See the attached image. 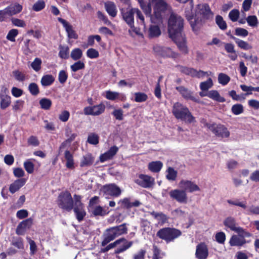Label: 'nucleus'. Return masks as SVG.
Wrapping results in <instances>:
<instances>
[{
    "label": "nucleus",
    "mask_w": 259,
    "mask_h": 259,
    "mask_svg": "<svg viewBox=\"0 0 259 259\" xmlns=\"http://www.w3.org/2000/svg\"><path fill=\"white\" fill-rule=\"evenodd\" d=\"M184 20L176 14H171L168 24V31L169 37L177 44L179 50L185 54L188 52L186 45V39L183 33Z\"/></svg>",
    "instance_id": "f257e3e1"
},
{
    "label": "nucleus",
    "mask_w": 259,
    "mask_h": 259,
    "mask_svg": "<svg viewBox=\"0 0 259 259\" xmlns=\"http://www.w3.org/2000/svg\"><path fill=\"white\" fill-rule=\"evenodd\" d=\"M172 113L177 119H181L187 123H191L195 121V117L189 109L179 102L174 104Z\"/></svg>",
    "instance_id": "f03ea898"
},
{
    "label": "nucleus",
    "mask_w": 259,
    "mask_h": 259,
    "mask_svg": "<svg viewBox=\"0 0 259 259\" xmlns=\"http://www.w3.org/2000/svg\"><path fill=\"white\" fill-rule=\"evenodd\" d=\"M127 231V228L125 223L106 229L103 234L104 239L101 243L102 246H105L109 242L119 236L126 234Z\"/></svg>",
    "instance_id": "7ed1b4c3"
},
{
    "label": "nucleus",
    "mask_w": 259,
    "mask_h": 259,
    "mask_svg": "<svg viewBox=\"0 0 259 259\" xmlns=\"http://www.w3.org/2000/svg\"><path fill=\"white\" fill-rule=\"evenodd\" d=\"M73 201L69 192L66 191L61 192L58 197L57 204L59 207L66 211H71L73 207Z\"/></svg>",
    "instance_id": "20e7f679"
},
{
    "label": "nucleus",
    "mask_w": 259,
    "mask_h": 259,
    "mask_svg": "<svg viewBox=\"0 0 259 259\" xmlns=\"http://www.w3.org/2000/svg\"><path fill=\"white\" fill-rule=\"evenodd\" d=\"M180 230L173 228H164L160 229L156 234L157 236L166 242H169L181 236Z\"/></svg>",
    "instance_id": "39448f33"
},
{
    "label": "nucleus",
    "mask_w": 259,
    "mask_h": 259,
    "mask_svg": "<svg viewBox=\"0 0 259 259\" xmlns=\"http://www.w3.org/2000/svg\"><path fill=\"white\" fill-rule=\"evenodd\" d=\"M224 225L230 229L231 230L235 232L240 235L244 236H252V234L247 232L243 228L236 226V220L234 218L228 217L224 221Z\"/></svg>",
    "instance_id": "423d86ee"
},
{
    "label": "nucleus",
    "mask_w": 259,
    "mask_h": 259,
    "mask_svg": "<svg viewBox=\"0 0 259 259\" xmlns=\"http://www.w3.org/2000/svg\"><path fill=\"white\" fill-rule=\"evenodd\" d=\"M74 202L73 205V210L76 215L77 220L80 222L83 220L86 214L83 205L81 202V196L76 194L73 196Z\"/></svg>",
    "instance_id": "0eeeda50"
},
{
    "label": "nucleus",
    "mask_w": 259,
    "mask_h": 259,
    "mask_svg": "<svg viewBox=\"0 0 259 259\" xmlns=\"http://www.w3.org/2000/svg\"><path fill=\"white\" fill-rule=\"evenodd\" d=\"M152 2L155 3V6L156 5V2L153 1L151 0ZM139 2L140 4V6L141 9L143 10L144 12L145 13V15L147 16H148L150 18V20L152 23H156L157 21H159L161 19V13L164 12L166 10H167L169 8V6L168 5V7L166 9L161 11L160 12V16L159 17H156L155 12L154 11V15H151V7L150 3H148L147 5H146L144 2H143V0H139ZM155 7H154V8Z\"/></svg>",
    "instance_id": "6e6552de"
},
{
    "label": "nucleus",
    "mask_w": 259,
    "mask_h": 259,
    "mask_svg": "<svg viewBox=\"0 0 259 259\" xmlns=\"http://www.w3.org/2000/svg\"><path fill=\"white\" fill-rule=\"evenodd\" d=\"M154 53L158 56L163 57H171L176 58L179 56V54L173 52L171 49L167 47H163L158 45H156L153 47Z\"/></svg>",
    "instance_id": "1a4fd4ad"
},
{
    "label": "nucleus",
    "mask_w": 259,
    "mask_h": 259,
    "mask_svg": "<svg viewBox=\"0 0 259 259\" xmlns=\"http://www.w3.org/2000/svg\"><path fill=\"white\" fill-rule=\"evenodd\" d=\"M135 182L141 187L145 188L152 187L154 184V179L151 176L140 174Z\"/></svg>",
    "instance_id": "9d476101"
},
{
    "label": "nucleus",
    "mask_w": 259,
    "mask_h": 259,
    "mask_svg": "<svg viewBox=\"0 0 259 259\" xmlns=\"http://www.w3.org/2000/svg\"><path fill=\"white\" fill-rule=\"evenodd\" d=\"M179 187L185 192L192 193L195 191H199L200 188L194 182L186 180H182L179 184Z\"/></svg>",
    "instance_id": "9b49d317"
},
{
    "label": "nucleus",
    "mask_w": 259,
    "mask_h": 259,
    "mask_svg": "<svg viewBox=\"0 0 259 259\" xmlns=\"http://www.w3.org/2000/svg\"><path fill=\"white\" fill-rule=\"evenodd\" d=\"M210 131L218 137L224 138L230 136V132L227 128L221 124L213 123V126Z\"/></svg>",
    "instance_id": "f8f14e48"
},
{
    "label": "nucleus",
    "mask_w": 259,
    "mask_h": 259,
    "mask_svg": "<svg viewBox=\"0 0 259 259\" xmlns=\"http://www.w3.org/2000/svg\"><path fill=\"white\" fill-rule=\"evenodd\" d=\"M135 8L127 9L125 11H122V16L123 19L125 21L126 24L132 28L133 29L136 33L137 32L134 28V18Z\"/></svg>",
    "instance_id": "ddd939ff"
},
{
    "label": "nucleus",
    "mask_w": 259,
    "mask_h": 259,
    "mask_svg": "<svg viewBox=\"0 0 259 259\" xmlns=\"http://www.w3.org/2000/svg\"><path fill=\"white\" fill-rule=\"evenodd\" d=\"M102 191L105 194L113 197H118L121 193L120 188L115 184L104 186L102 188Z\"/></svg>",
    "instance_id": "4468645a"
},
{
    "label": "nucleus",
    "mask_w": 259,
    "mask_h": 259,
    "mask_svg": "<svg viewBox=\"0 0 259 259\" xmlns=\"http://www.w3.org/2000/svg\"><path fill=\"white\" fill-rule=\"evenodd\" d=\"M171 198L177 200L182 203H186L187 202V194L183 190L175 189L169 192Z\"/></svg>",
    "instance_id": "2eb2a0df"
},
{
    "label": "nucleus",
    "mask_w": 259,
    "mask_h": 259,
    "mask_svg": "<svg viewBox=\"0 0 259 259\" xmlns=\"http://www.w3.org/2000/svg\"><path fill=\"white\" fill-rule=\"evenodd\" d=\"M105 109V105L100 104L98 105L92 107L89 106L84 108V113L85 115H92L94 116L99 115L104 112Z\"/></svg>",
    "instance_id": "dca6fc26"
},
{
    "label": "nucleus",
    "mask_w": 259,
    "mask_h": 259,
    "mask_svg": "<svg viewBox=\"0 0 259 259\" xmlns=\"http://www.w3.org/2000/svg\"><path fill=\"white\" fill-rule=\"evenodd\" d=\"M195 256L197 259H206L208 256V249L204 243H200L196 246Z\"/></svg>",
    "instance_id": "f3484780"
},
{
    "label": "nucleus",
    "mask_w": 259,
    "mask_h": 259,
    "mask_svg": "<svg viewBox=\"0 0 259 259\" xmlns=\"http://www.w3.org/2000/svg\"><path fill=\"white\" fill-rule=\"evenodd\" d=\"M197 15H200L202 18L208 19L212 17L213 13L207 4L199 5L198 6Z\"/></svg>",
    "instance_id": "a211bd4d"
},
{
    "label": "nucleus",
    "mask_w": 259,
    "mask_h": 259,
    "mask_svg": "<svg viewBox=\"0 0 259 259\" xmlns=\"http://www.w3.org/2000/svg\"><path fill=\"white\" fill-rule=\"evenodd\" d=\"M176 89L186 100H190L197 103L199 102V99L193 96V93L187 88L183 86H180L176 87Z\"/></svg>",
    "instance_id": "6ab92c4d"
},
{
    "label": "nucleus",
    "mask_w": 259,
    "mask_h": 259,
    "mask_svg": "<svg viewBox=\"0 0 259 259\" xmlns=\"http://www.w3.org/2000/svg\"><path fill=\"white\" fill-rule=\"evenodd\" d=\"M250 236H244L240 235H233L231 237L229 244L231 246H242L247 243L245 238Z\"/></svg>",
    "instance_id": "aec40b11"
},
{
    "label": "nucleus",
    "mask_w": 259,
    "mask_h": 259,
    "mask_svg": "<svg viewBox=\"0 0 259 259\" xmlns=\"http://www.w3.org/2000/svg\"><path fill=\"white\" fill-rule=\"evenodd\" d=\"M33 223V219H27L21 222L17 227L16 233L17 234L22 235L24 234L26 229H29Z\"/></svg>",
    "instance_id": "412c9836"
},
{
    "label": "nucleus",
    "mask_w": 259,
    "mask_h": 259,
    "mask_svg": "<svg viewBox=\"0 0 259 259\" xmlns=\"http://www.w3.org/2000/svg\"><path fill=\"white\" fill-rule=\"evenodd\" d=\"M58 20L61 24H62L64 27L65 28L68 34V36L69 38H77V35L75 33V31L73 30L72 26L68 22L61 18H58Z\"/></svg>",
    "instance_id": "4be33fe9"
},
{
    "label": "nucleus",
    "mask_w": 259,
    "mask_h": 259,
    "mask_svg": "<svg viewBox=\"0 0 259 259\" xmlns=\"http://www.w3.org/2000/svg\"><path fill=\"white\" fill-rule=\"evenodd\" d=\"M26 181V180L24 178H21L15 180L13 183L10 184L9 191L12 194L15 193L25 185Z\"/></svg>",
    "instance_id": "5701e85b"
},
{
    "label": "nucleus",
    "mask_w": 259,
    "mask_h": 259,
    "mask_svg": "<svg viewBox=\"0 0 259 259\" xmlns=\"http://www.w3.org/2000/svg\"><path fill=\"white\" fill-rule=\"evenodd\" d=\"M105 9L111 17L114 18L117 14V10L114 3L111 1H108L104 3Z\"/></svg>",
    "instance_id": "b1692460"
},
{
    "label": "nucleus",
    "mask_w": 259,
    "mask_h": 259,
    "mask_svg": "<svg viewBox=\"0 0 259 259\" xmlns=\"http://www.w3.org/2000/svg\"><path fill=\"white\" fill-rule=\"evenodd\" d=\"M156 2V5L154 8L155 14L157 17L160 16V12L166 9L168 7V4L165 0H152Z\"/></svg>",
    "instance_id": "393cba45"
},
{
    "label": "nucleus",
    "mask_w": 259,
    "mask_h": 259,
    "mask_svg": "<svg viewBox=\"0 0 259 259\" xmlns=\"http://www.w3.org/2000/svg\"><path fill=\"white\" fill-rule=\"evenodd\" d=\"M7 89H5L3 93L0 94L1 98V108L2 109H5L9 107L11 104V97L7 95Z\"/></svg>",
    "instance_id": "a878e982"
},
{
    "label": "nucleus",
    "mask_w": 259,
    "mask_h": 259,
    "mask_svg": "<svg viewBox=\"0 0 259 259\" xmlns=\"http://www.w3.org/2000/svg\"><path fill=\"white\" fill-rule=\"evenodd\" d=\"M118 150V148L117 146H114L111 147L108 151L100 156V159L101 161L104 162L111 159L116 154Z\"/></svg>",
    "instance_id": "bb28decb"
},
{
    "label": "nucleus",
    "mask_w": 259,
    "mask_h": 259,
    "mask_svg": "<svg viewBox=\"0 0 259 259\" xmlns=\"http://www.w3.org/2000/svg\"><path fill=\"white\" fill-rule=\"evenodd\" d=\"M197 16V15H196V16L194 17L193 16L189 15L188 14L186 15L193 31H197L201 25V19L199 20L198 16L196 18Z\"/></svg>",
    "instance_id": "cd10ccee"
},
{
    "label": "nucleus",
    "mask_w": 259,
    "mask_h": 259,
    "mask_svg": "<svg viewBox=\"0 0 259 259\" xmlns=\"http://www.w3.org/2000/svg\"><path fill=\"white\" fill-rule=\"evenodd\" d=\"M224 47L226 52L230 54V55H229V57L230 59L233 61L236 60L238 55L235 50L234 46L232 44L226 43L225 44Z\"/></svg>",
    "instance_id": "c85d7f7f"
},
{
    "label": "nucleus",
    "mask_w": 259,
    "mask_h": 259,
    "mask_svg": "<svg viewBox=\"0 0 259 259\" xmlns=\"http://www.w3.org/2000/svg\"><path fill=\"white\" fill-rule=\"evenodd\" d=\"M64 158L66 161V166L69 169L74 168V162L72 154L68 150H66L64 153Z\"/></svg>",
    "instance_id": "c756f323"
},
{
    "label": "nucleus",
    "mask_w": 259,
    "mask_h": 259,
    "mask_svg": "<svg viewBox=\"0 0 259 259\" xmlns=\"http://www.w3.org/2000/svg\"><path fill=\"white\" fill-rule=\"evenodd\" d=\"M150 214L158 221L159 224L163 225L167 222V217L162 212H157L153 211L150 212Z\"/></svg>",
    "instance_id": "7c9ffc66"
},
{
    "label": "nucleus",
    "mask_w": 259,
    "mask_h": 259,
    "mask_svg": "<svg viewBox=\"0 0 259 259\" xmlns=\"http://www.w3.org/2000/svg\"><path fill=\"white\" fill-rule=\"evenodd\" d=\"M5 10L7 15L12 16L20 13L22 10V7L18 4H16L13 6L7 8Z\"/></svg>",
    "instance_id": "2f4dec72"
},
{
    "label": "nucleus",
    "mask_w": 259,
    "mask_h": 259,
    "mask_svg": "<svg viewBox=\"0 0 259 259\" xmlns=\"http://www.w3.org/2000/svg\"><path fill=\"white\" fill-rule=\"evenodd\" d=\"M207 97L219 102H224L225 101V98L221 97L219 92L216 90H211L207 92Z\"/></svg>",
    "instance_id": "473e14b6"
},
{
    "label": "nucleus",
    "mask_w": 259,
    "mask_h": 259,
    "mask_svg": "<svg viewBox=\"0 0 259 259\" xmlns=\"http://www.w3.org/2000/svg\"><path fill=\"white\" fill-rule=\"evenodd\" d=\"M163 164L160 161H152L148 164V169L152 172H158L162 167Z\"/></svg>",
    "instance_id": "72a5a7b5"
},
{
    "label": "nucleus",
    "mask_w": 259,
    "mask_h": 259,
    "mask_svg": "<svg viewBox=\"0 0 259 259\" xmlns=\"http://www.w3.org/2000/svg\"><path fill=\"white\" fill-rule=\"evenodd\" d=\"M120 239H122L121 242H123V244L121 246L118 247L115 250L114 253L115 254H119L122 252L124 251L129 248L133 244V242L128 241L125 238H122Z\"/></svg>",
    "instance_id": "f704fd0d"
},
{
    "label": "nucleus",
    "mask_w": 259,
    "mask_h": 259,
    "mask_svg": "<svg viewBox=\"0 0 259 259\" xmlns=\"http://www.w3.org/2000/svg\"><path fill=\"white\" fill-rule=\"evenodd\" d=\"M231 37L233 40H234L236 44L240 48L245 50H248L252 48L251 46L249 45L248 42L239 39L233 36H231Z\"/></svg>",
    "instance_id": "c9c22d12"
},
{
    "label": "nucleus",
    "mask_w": 259,
    "mask_h": 259,
    "mask_svg": "<svg viewBox=\"0 0 259 259\" xmlns=\"http://www.w3.org/2000/svg\"><path fill=\"white\" fill-rule=\"evenodd\" d=\"M109 211L108 210V208H103L101 206H95L93 210L92 211V213L95 216H104L107 214H108Z\"/></svg>",
    "instance_id": "e433bc0d"
},
{
    "label": "nucleus",
    "mask_w": 259,
    "mask_h": 259,
    "mask_svg": "<svg viewBox=\"0 0 259 259\" xmlns=\"http://www.w3.org/2000/svg\"><path fill=\"white\" fill-rule=\"evenodd\" d=\"M161 34L159 27L157 25H151L149 28L148 36L150 38L159 36Z\"/></svg>",
    "instance_id": "4c0bfd02"
},
{
    "label": "nucleus",
    "mask_w": 259,
    "mask_h": 259,
    "mask_svg": "<svg viewBox=\"0 0 259 259\" xmlns=\"http://www.w3.org/2000/svg\"><path fill=\"white\" fill-rule=\"evenodd\" d=\"M59 49V56L61 58L67 59L69 58V49L68 46L60 45Z\"/></svg>",
    "instance_id": "58836bf2"
},
{
    "label": "nucleus",
    "mask_w": 259,
    "mask_h": 259,
    "mask_svg": "<svg viewBox=\"0 0 259 259\" xmlns=\"http://www.w3.org/2000/svg\"><path fill=\"white\" fill-rule=\"evenodd\" d=\"M94 162V159L92 156L91 154H87L83 156L80 165L81 167L89 166L91 165Z\"/></svg>",
    "instance_id": "ea45409f"
},
{
    "label": "nucleus",
    "mask_w": 259,
    "mask_h": 259,
    "mask_svg": "<svg viewBox=\"0 0 259 259\" xmlns=\"http://www.w3.org/2000/svg\"><path fill=\"white\" fill-rule=\"evenodd\" d=\"M54 78L52 75H46L42 76L41 79V83L42 86H49L54 81Z\"/></svg>",
    "instance_id": "a19ab883"
},
{
    "label": "nucleus",
    "mask_w": 259,
    "mask_h": 259,
    "mask_svg": "<svg viewBox=\"0 0 259 259\" xmlns=\"http://www.w3.org/2000/svg\"><path fill=\"white\" fill-rule=\"evenodd\" d=\"M82 56V51L79 48L73 49L70 53V57L74 61H79Z\"/></svg>",
    "instance_id": "79ce46f5"
},
{
    "label": "nucleus",
    "mask_w": 259,
    "mask_h": 259,
    "mask_svg": "<svg viewBox=\"0 0 259 259\" xmlns=\"http://www.w3.org/2000/svg\"><path fill=\"white\" fill-rule=\"evenodd\" d=\"M166 172H167V174L166 175V177L167 180L169 181L176 180L178 172L174 168L169 167L167 168Z\"/></svg>",
    "instance_id": "37998d69"
},
{
    "label": "nucleus",
    "mask_w": 259,
    "mask_h": 259,
    "mask_svg": "<svg viewBox=\"0 0 259 259\" xmlns=\"http://www.w3.org/2000/svg\"><path fill=\"white\" fill-rule=\"evenodd\" d=\"M213 86V82L211 78H209L206 81L200 83V88L202 91H207Z\"/></svg>",
    "instance_id": "c03bdc74"
},
{
    "label": "nucleus",
    "mask_w": 259,
    "mask_h": 259,
    "mask_svg": "<svg viewBox=\"0 0 259 259\" xmlns=\"http://www.w3.org/2000/svg\"><path fill=\"white\" fill-rule=\"evenodd\" d=\"M215 22L221 29L225 30L227 29V24L226 22L224 20L223 18L221 16L217 15L216 16Z\"/></svg>",
    "instance_id": "a18cd8bd"
},
{
    "label": "nucleus",
    "mask_w": 259,
    "mask_h": 259,
    "mask_svg": "<svg viewBox=\"0 0 259 259\" xmlns=\"http://www.w3.org/2000/svg\"><path fill=\"white\" fill-rule=\"evenodd\" d=\"M39 104L42 109L49 110L52 105V101L47 98H42L39 101Z\"/></svg>",
    "instance_id": "49530a36"
},
{
    "label": "nucleus",
    "mask_w": 259,
    "mask_h": 259,
    "mask_svg": "<svg viewBox=\"0 0 259 259\" xmlns=\"http://www.w3.org/2000/svg\"><path fill=\"white\" fill-rule=\"evenodd\" d=\"M230 80V77L227 74L220 73L218 75L219 82L222 85L227 84Z\"/></svg>",
    "instance_id": "de8ad7c7"
},
{
    "label": "nucleus",
    "mask_w": 259,
    "mask_h": 259,
    "mask_svg": "<svg viewBox=\"0 0 259 259\" xmlns=\"http://www.w3.org/2000/svg\"><path fill=\"white\" fill-rule=\"evenodd\" d=\"M28 90L30 94L34 96H37L39 93V90L37 84L34 82L30 83L28 86Z\"/></svg>",
    "instance_id": "09e8293b"
},
{
    "label": "nucleus",
    "mask_w": 259,
    "mask_h": 259,
    "mask_svg": "<svg viewBox=\"0 0 259 259\" xmlns=\"http://www.w3.org/2000/svg\"><path fill=\"white\" fill-rule=\"evenodd\" d=\"M227 201L229 204L231 205L237 206L244 209L247 208V203L245 201H239L238 200L236 199L235 200H227Z\"/></svg>",
    "instance_id": "8fccbe9b"
},
{
    "label": "nucleus",
    "mask_w": 259,
    "mask_h": 259,
    "mask_svg": "<svg viewBox=\"0 0 259 259\" xmlns=\"http://www.w3.org/2000/svg\"><path fill=\"white\" fill-rule=\"evenodd\" d=\"M85 65L83 62L78 61L75 62L73 64L71 65L70 68L73 72H76L77 71L84 68Z\"/></svg>",
    "instance_id": "3c124183"
},
{
    "label": "nucleus",
    "mask_w": 259,
    "mask_h": 259,
    "mask_svg": "<svg viewBox=\"0 0 259 259\" xmlns=\"http://www.w3.org/2000/svg\"><path fill=\"white\" fill-rule=\"evenodd\" d=\"M135 97V101L137 102H145L148 99V96L146 94L141 92L136 93Z\"/></svg>",
    "instance_id": "603ef678"
},
{
    "label": "nucleus",
    "mask_w": 259,
    "mask_h": 259,
    "mask_svg": "<svg viewBox=\"0 0 259 259\" xmlns=\"http://www.w3.org/2000/svg\"><path fill=\"white\" fill-rule=\"evenodd\" d=\"M240 12L237 9L231 10L229 14V18L232 22H236L239 17Z\"/></svg>",
    "instance_id": "864d4df0"
},
{
    "label": "nucleus",
    "mask_w": 259,
    "mask_h": 259,
    "mask_svg": "<svg viewBox=\"0 0 259 259\" xmlns=\"http://www.w3.org/2000/svg\"><path fill=\"white\" fill-rule=\"evenodd\" d=\"M122 240V239H118V240H116L115 241H114V242L109 244V245L106 246L105 248H101V252L105 253V252L108 251L110 249L114 248L117 245H118L120 243H121Z\"/></svg>",
    "instance_id": "5fc2aeb1"
},
{
    "label": "nucleus",
    "mask_w": 259,
    "mask_h": 259,
    "mask_svg": "<svg viewBox=\"0 0 259 259\" xmlns=\"http://www.w3.org/2000/svg\"><path fill=\"white\" fill-rule=\"evenodd\" d=\"M13 76L15 77V79L19 81H23L25 80L26 77L25 74L18 70H14L12 72Z\"/></svg>",
    "instance_id": "6e6d98bb"
},
{
    "label": "nucleus",
    "mask_w": 259,
    "mask_h": 259,
    "mask_svg": "<svg viewBox=\"0 0 259 259\" xmlns=\"http://www.w3.org/2000/svg\"><path fill=\"white\" fill-rule=\"evenodd\" d=\"M232 113L235 115H238L243 113V107L241 104H237L234 105L231 108Z\"/></svg>",
    "instance_id": "4d7b16f0"
},
{
    "label": "nucleus",
    "mask_w": 259,
    "mask_h": 259,
    "mask_svg": "<svg viewBox=\"0 0 259 259\" xmlns=\"http://www.w3.org/2000/svg\"><path fill=\"white\" fill-rule=\"evenodd\" d=\"M24 167L28 174H32L34 171V164L30 161L27 160L24 163Z\"/></svg>",
    "instance_id": "13d9d810"
},
{
    "label": "nucleus",
    "mask_w": 259,
    "mask_h": 259,
    "mask_svg": "<svg viewBox=\"0 0 259 259\" xmlns=\"http://www.w3.org/2000/svg\"><path fill=\"white\" fill-rule=\"evenodd\" d=\"M248 24L251 27H255L257 25L258 21L255 16H249L246 19Z\"/></svg>",
    "instance_id": "bf43d9fd"
},
{
    "label": "nucleus",
    "mask_w": 259,
    "mask_h": 259,
    "mask_svg": "<svg viewBox=\"0 0 259 259\" xmlns=\"http://www.w3.org/2000/svg\"><path fill=\"white\" fill-rule=\"evenodd\" d=\"M88 142L90 144L97 145L99 143V137L94 133L90 134L88 136Z\"/></svg>",
    "instance_id": "052dcab7"
},
{
    "label": "nucleus",
    "mask_w": 259,
    "mask_h": 259,
    "mask_svg": "<svg viewBox=\"0 0 259 259\" xmlns=\"http://www.w3.org/2000/svg\"><path fill=\"white\" fill-rule=\"evenodd\" d=\"M18 31L17 29H12L9 31L7 35V38L11 41H15V37L18 35Z\"/></svg>",
    "instance_id": "680f3d73"
},
{
    "label": "nucleus",
    "mask_w": 259,
    "mask_h": 259,
    "mask_svg": "<svg viewBox=\"0 0 259 259\" xmlns=\"http://www.w3.org/2000/svg\"><path fill=\"white\" fill-rule=\"evenodd\" d=\"M41 60L38 58H36L31 63L32 68L36 71H38L41 68Z\"/></svg>",
    "instance_id": "e2e57ef3"
},
{
    "label": "nucleus",
    "mask_w": 259,
    "mask_h": 259,
    "mask_svg": "<svg viewBox=\"0 0 259 259\" xmlns=\"http://www.w3.org/2000/svg\"><path fill=\"white\" fill-rule=\"evenodd\" d=\"M87 56L91 59L97 58L99 56V53L98 51L93 48H91L88 50L87 52Z\"/></svg>",
    "instance_id": "0e129e2a"
},
{
    "label": "nucleus",
    "mask_w": 259,
    "mask_h": 259,
    "mask_svg": "<svg viewBox=\"0 0 259 259\" xmlns=\"http://www.w3.org/2000/svg\"><path fill=\"white\" fill-rule=\"evenodd\" d=\"M116 119L122 120L123 119V111L121 109H115L112 113Z\"/></svg>",
    "instance_id": "69168bd1"
},
{
    "label": "nucleus",
    "mask_w": 259,
    "mask_h": 259,
    "mask_svg": "<svg viewBox=\"0 0 259 259\" xmlns=\"http://www.w3.org/2000/svg\"><path fill=\"white\" fill-rule=\"evenodd\" d=\"M153 259L161 258L163 255V253H161V250L156 245H153Z\"/></svg>",
    "instance_id": "338daca9"
},
{
    "label": "nucleus",
    "mask_w": 259,
    "mask_h": 259,
    "mask_svg": "<svg viewBox=\"0 0 259 259\" xmlns=\"http://www.w3.org/2000/svg\"><path fill=\"white\" fill-rule=\"evenodd\" d=\"M45 7V2L43 0H39L33 6V10L35 11H39L43 9Z\"/></svg>",
    "instance_id": "774afa93"
}]
</instances>
